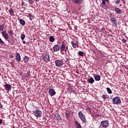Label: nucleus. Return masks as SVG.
<instances>
[{
  "label": "nucleus",
  "mask_w": 128,
  "mask_h": 128,
  "mask_svg": "<svg viewBox=\"0 0 128 128\" xmlns=\"http://www.w3.org/2000/svg\"><path fill=\"white\" fill-rule=\"evenodd\" d=\"M110 20L113 24H116V19L114 18V16L110 18Z\"/></svg>",
  "instance_id": "nucleus-16"
},
{
  "label": "nucleus",
  "mask_w": 128,
  "mask_h": 128,
  "mask_svg": "<svg viewBox=\"0 0 128 128\" xmlns=\"http://www.w3.org/2000/svg\"><path fill=\"white\" fill-rule=\"evenodd\" d=\"M100 8H104V10L106 8V4H100Z\"/></svg>",
  "instance_id": "nucleus-27"
},
{
  "label": "nucleus",
  "mask_w": 128,
  "mask_h": 128,
  "mask_svg": "<svg viewBox=\"0 0 128 128\" xmlns=\"http://www.w3.org/2000/svg\"><path fill=\"white\" fill-rule=\"evenodd\" d=\"M68 50V46H66V44L64 42H62L61 44V46L60 48V52H66Z\"/></svg>",
  "instance_id": "nucleus-1"
},
{
  "label": "nucleus",
  "mask_w": 128,
  "mask_h": 128,
  "mask_svg": "<svg viewBox=\"0 0 128 128\" xmlns=\"http://www.w3.org/2000/svg\"><path fill=\"white\" fill-rule=\"evenodd\" d=\"M56 118L58 120H62V117L58 114H55Z\"/></svg>",
  "instance_id": "nucleus-21"
},
{
  "label": "nucleus",
  "mask_w": 128,
  "mask_h": 128,
  "mask_svg": "<svg viewBox=\"0 0 128 128\" xmlns=\"http://www.w3.org/2000/svg\"><path fill=\"white\" fill-rule=\"evenodd\" d=\"M2 124V120L0 119V125Z\"/></svg>",
  "instance_id": "nucleus-41"
},
{
  "label": "nucleus",
  "mask_w": 128,
  "mask_h": 128,
  "mask_svg": "<svg viewBox=\"0 0 128 128\" xmlns=\"http://www.w3.org/2000/svg\"><path fill=\"white\" fill-rule=\"evenodd\" d=\"M64 65L63 60H55V66L58 68Z\"/></svg>",
  "instance_id": "nucleus-3"
},
{
  "label": "nucleus",
  "mask_w": 128,
  "mask_h": 128,
  "mask_svg": "<svg viewBox=\"0 0 128 128\" xmlns=\"http://www.w3.org/2000/svg\"><path fill=\"white\" fill-rule=\"evenodd\" d=\"M34 116L36 118H42V112L39 110H35L34 111Z\"/></svg>",
  "instance_id": "nucleus-4"
},
{
  "label": "nucleus",
  "mask_w": 128,
  "mask_h": 128,
  "mask_svg": "<svg viewBox=\"0 0 128 128\" xmlns=\"http://www.w3.org/2000/svg\"><path fill=\"white\" fill-rule=\"evenodd\" d=\"M114 10L117 14H120L122 12V10L120 8H114Z\"/></svg>",
  "instance_id": "nucleus-14"
},
{
  "label": "nucleus",
  "mask_w": 128,
  "mask_h": 128,
  "mask_svg": "<svg viewBox=\"0 0 128 128\" xmlns=\"http://www.w3.org/2000/svg\"><path fill=\"white\" fill-rule=\"evenodd\" d=\"M19 22H20V24H22V26H24V24H26V22L22 20V19H20L19 20Z\"/></svg>",
  "instance_id": "nucleus-20"
},
{
  "label": "nucleus",
  "mask_w": 128,
  "mask_h": 128,
  "mask_svg": "<svg viewBox=\"0 0 128 128\" xmlns=\"http://www.w3.org/2000/svg\"><path fill=\"white\" fill-rule=\"evenodd\" d=\"M75 126L76 128H82V126L78 122V121H75Z\"/></svg>",
  "instance_id": "nucleus-18"
},
{
  "label": "nucleus",
  "mask_w": 128,
  "mask_h": 128,
  "mask_svg": "<svg viewBox=\"0 0 128 128\" xmlns=\"http://www.w3.org/2000/svg\"><path fill=\"white\" fill-rule=\"evenodd\" d=\"M71 44H72V46L74 48H78V42L76 40H73L71 42Z\"/></svg>",
  "instance_id": "nucleus-6"
},
{
  "label": "nucleus",
  "mask_w": 128,
  "mask_h": 128,
  "mask_svg": "<svg viewBox=\"0 0 128 128\" xmlns=\"http://www.w3.org/2000/svg\"><path fill=\"white\" fill-rule=\"evenodd\" d=\"M78 115L79 118H80L81 120L83 122L86 123V118H84V114L82 111H80L78 113Z\"/></svg>",
  "instance_id": "nucleus-5"
},
{
  "label": "nucleus",
  "mask_w": 128,
  "mask_h": 128,
  "mask_svg": "<svg viewBox=\"0 0 128 128\" xmlns=\"http://www.w3.org/2000/svg\"><path fill=\"white\" fill-rule=\"evenodd\" d=\"M4 42L2 40V38H0V44H4Z\"/></svg>",
  "instance_id": "nucleus-33"
},
{
  "label": "nucleus",
  "mask_w": 128,
  "mask_h": 128,
  "mask_svg": "<svg viewBox=\"0 0 128 128\" xmlns=\"http://www.w3.org/2000/svg\"><path fill=\"white\" fill-rule=\"evenodd\" d=\"M66 62H68V60H70V58H66Z\"/></svg>",
  "instance_id": "nucleus-39"
},
{
  "label": "nucleus",
  "mask_w": 128,
  "mask_h": 128,
  "mask_svg": "<svg viewBox=\"0 0 128 128\" xmlns=\"http://www.w3.org/2000/svg\"><path fill=\"white\" fill-rule=\"evenodd\" d=\"M26 42L25 41H23V44H26Z\"/></svg>",
  "instance_id": "nucleus-43"
},
{
  "label": "nucleus",
  "mask_w": 128,
  "mask_h": 128,
  "mask_svg": "<svg viewBox=\"0 0 128 128\" xmlns=\"http://www.w3.org/2000/svg\"><path fill=\"white\" fill-rule=\"evenodd\" d=\"M20 38L22 40H24L26 38V35H24V34H22L20 35Z\"/></svg>",
  "instance_id": "nucleus-29"
},
{
  "label": "nucleus",
  "mask_w": 128,
  "mask_h": 128,
  "mask_svg": "<svg viewBox=\"0 0 128 128\" xmlns=\"http://www.w3.org/2000/svg\"><path fill=\"white\" fill-rule=\"evenodd\" d=\"M106 4V0H102V2L101 4Z\"/></svg>",
  "instance_id": "nucleus-35"
},
{
  "label": "nucleus",
  "mask_w": 128,
  "mask_h": 128,
  "mask_svg": "<svg viewBox=\"0 0 128 128\" xmlns=\"http://www.w3.org/2000/svg\"><path fill=\"white\" fill-rule=\"evenodd\" d=\"M10 58H14V56L10 55Z\"/></svg>",
  "instance_id": "nucleus-42"
},
{
  "label": "nucleus",
  "mask_w": 128,
  "mask_h": 128,
  "mask_svg": "<svg viewBox=\"0 0 128 128\" xmlns=\"http://www.w3.org/2000/svg\"><path fill=\"white\" fill-rule=\"evenodd\" d=\"M122 42H126V39H124V38H122Z\"/></svg>",
  "instance_id": "nucleus-37"
},
{
  "label": "nucleus",
  "mask_w": 128,
  "mask_h": 128,
  "mask_svg": "<svg viewBox=\"0 0 128 128\" xmlns=\"http://www.w3.org/2000/svg\"><path fill=\"white\" fill-rule=\"evenodd\" d=\"M49 40L51 42H54V38L53 36H50L49 38Z\"/></svg>",
  "instance_id": "nucleus-22"
},
{
  "label": "nucleus",
  "mask_w": 128,
  "mask_h": 128,
  "mask_svg": "<svg viewBox=\"0 0 128 128\" xmlns=\"http://www.w3.org/2000/svg\"><path fill=\"white\" fill-rule=\"evenodd\" d=\"M72 2L76 4H82L84 0H72Z\"/></svg>",
  "instance_id": "nucleus-13"
},
{
  "label": "nucleus",
  "mask_w": 128,
  "mask_h": 128,
  "mask_svg": "<svg viewBox=\"0 0 128 128\" xmlns=\"http://www.w3.org/2000/svg\"><path fill=\"white\" fill-rule=\"evenodd\" d=\"M71 92H74V91H70Z\"/></svg>",
  "instance_id": "nucleus-44"
},
{
  "label": "nucleus",
  "mask_w": 128,
  "mask_h": 128,
  "mask_svg": "<svg viewBox=\"0 0 128 128\" xmlns=\"http://www.w3.org/2000/svg\"><path fill=\"white\" fill-rule=\"evenodd\" d=\"M108 94H112V90L110 88H106Z\"/></svg>",
  "instance_id": "nucleus-24"
},
{
  "label": "nucleus",
  "mask_w": 128,
  "mask_h": 128,
  "mask_svg": "<svg viewBox=\"0 0 128 128\" xmlns=\"http://www.w3.org/2000/svg\"><path fill=\"white\" fill-rule=\"evenodd\" d=\"M43 58H44V62H50V56L48 54H45L43 56Z\"/></svg>",
  "instance_id": "nucleus-12"
},
{
  "label": "nucleus",
  "mask_w": 128,
  "mask_h": 128,
  "mask_svg": "<svg viewBox=\"0 0 128 128\" xmlns=\"http://www.w3.org/2000/svg\"><path fill=\"white\" fill-rule=\"evenodd\" d=\"M115 2L117 4H120V0H116Z\"/></svg>",
  "instance_id": "nucleus-36"
},
{
  "label": "nucleus",
  "mask_w": 128,
  "mask_h": 128,
  "mask_svg": "<svg viewBox=\"0 0 128 128\" xmlns=\"http://www.w3.org/2000/svg\"><path fill=\"white\" fill-rule=\"evenodd\" d=\"M108 124H110L108 120H104L101 122V126H103V128H108Z\"/></svg>",
  "instance_id": "nucleus-7"
},
{
  "label": "nucleus",
  "mask_w": 128,
  "mask_h": 128,
  "mask_svg": "<svg viewBox=\"0 0 128 128\" xmlns=\"http://www.w3.org/2000/svg\"><path fill=\"white\" fill-rule=\"evenodd\" d=\"M22 7L24 8H26V6H28V4H26L24 2H22Z\"/></svg>",
  "instance_id": "nucleus-25"
},
{
  "label": "nucleus",
  "mask_w": 128,
  "mask_h": 128,
  "mask_svg": "<svg viewBox=\"0 0 128 128\" xmlns=\"http://www.w3.org/2000/svg\"><path fill=\"white\" fill-rule=\"evenodd\" d=\"M9 32L10 36H12V34H14V32L12 31V30H10Z\"/></svg>",
  "instance_id": "nucleus-34"
},
{
  "label": "nucleus",
  "mask_w": 128,
  "mask_h": 128,
  "mask_svg": "<svg viewBox=\"0 0 128 128\" xmlns=\"http://www.w3.org/2000/svg\"><path fill=\"white\" fill-rule=\"evenodd\" d=\"M48 92L49 94L51 96H54L56 94V91H54V90L52 88H49Z\"/></svg>",
  "instance_id": "nucleus-9"
},
{
  "label": "nucleus",
  "mask_w": 128,
  "mask_h": 128,
  "mask_svg": "<svg viewBox=\"0 0 128 128\" xmlns=\"http://www.w3.org/2000/svg\"><path fill=\"white\" fill-rule=\"evenodd\" d=\"M102 98H104V100H106L107 98H108V96L104 94L102 95Z\"/></svg>",
  "instance_id": "nucleus-30"
},
{
  "label": "nucleus",
  "mask_w": 128,
  "mask_h": 128,
  "mask_svg": "<svg viewBox=\"0 0 128 128\" xmlns=\"http://www.w3.org/2000/svg\"><path fill=\"white\" fill-rule=\"evenodd\" d=\"M94 78L96 82H98L100 80V75H96Z\"/></svg>",
  "instance_id": "nucleus-17"
},
{
  "label": "nucleus",
  "mask_w": 128,
  "mask_h": 128,
  "mask_svg": "<svg viewBox=\"0 0 128 128\" xmlns=\"http://www.w3.org/2000/svg\"><path fill=\"white\" fill-rule=\"evenodd\" d=\"M1 34H2V36L6 40H8V33H6V31H3Z\"/></svg>",
  "instance_id": "nucleus-8"
},
{
  "label": "nucleus",
  "mask_w": 128,
  "mask_h": 128,
  "mask_svg": "<svg viewBox=\"0 0 128 128\" xmlns=\"http://www.w3.org/2000/svg\"><path fill=\"white\" fill-rule=\"evenodd\" d=\"M16 60H17V62H20V60H21L20 54L19 53L16 54Z\"/></svg>",
  "instance_id": "nucleus-15"
},
{
  "label": "nucleus",
  "mask_w": 128,
  "mask_h": 128,
  "mask_svg": "<svg viewBox=\"0 0 128 128\" xmlns=\"http://www.w3.org/2000/svg\"><path fill=\"white\" fill-rule=\"evenodd\" d=\"M29 18H30V20H32V18H34V16H32V14H30L29 15Z\"/></svg>",
  "instance_id": "nucleus-32"
},
{
  "label": "nucleus",
  "mask_w": 128,
  "mask_h": 128,
  "mask_svg": "<svg viewBox=\"0 0 128 128\" xmlns=\"http://www.w3.org/2000/svg\"><path fill=\"white\" fill-rule=\"evenodd\" d=\"M0 108H2V103L0 102Z\"/></svg>",
  "instance_id": "nucleus-40"
},
{
  "label": "nucleus",
  "mask_w": 128,
  "mask_h": 128,
  "mask_svg": "<svg viewBox=\"0 0 128 128\" xmlns=\"http://www.w3.org/2000/svg\"><path fill=\"white\" fill-rule=\"evenodd\" d=\"M60 45L58 44H55L54 46H53V48H52V50L54 52H58V50H60Z\"/></svg>",
  "instance_id": "nucleus-11"
},
{
  "label": "nucleus",
  "mask_w": 128,
  "mask_h": 128,
  "mask_svg": "<svg viewBox=\"0 0 128 128\" xmlns=\"http://www.w3.org/2000/svg\"><path fill=\"white\" fill-rule=\"evenodd\" d=\"M88 82H89L90 84H94V78L91 77L90 78H89L88 80Z\"/></svg>",
  "instance_id": "nucleus-19"
},
{
  "label": "nucleus",
  "mask_w": 128,
  "mask_h": 128,
  "mask_svg": "<svg viewBox=\"0 0 128 128\" xmlns=\"http://www.w3.org/2000/svg\"><path fill=\"white\" fill-rule=\"evenodd\" d=\"M113 104H122V100L118 96H116L112 99Z\"/></svg>",
  "instance_id": "nucleus-2"
},
{
  "label": "nucleus",
  "mask_w": 128,
  "mask_h": 128,
  "mask_svg": "<svg viewBox=\"0 0 128 128\" xmlns=\"http://www.w3.org/2000/svg\"><path fill=\"white\" fill-rule=\"evenodd\" d=\"M9 12L11 16H14V10H12V8L9 10Z\"/></svg>",
  "instance_id": "nucleus-28"
},
{
  "label": "nucleus",
  "mask_w": 128,
  "mask_h": 128,
  "mask_svg": "<svg viewBox=\"0 0 128 128\" xmlns=\"http://www.w3.org/2000/svg\"><path fill=\"white\" fill-rule=\"evenodd\" d=\"M30 60V58L28 57L27 56H25L24 58V60L25 62H28V60Z\"/></svg>",
  "instance_id": "nucleus-31"
},
{
  "label": "nucleus",
  "mask_w": 128,
  "mask_h": 128,
  "mask_svg": "<svg viewBox=\"0 0 128 128\" xmlns=\"http://www.w3.org/2000/svg\"><path fill=\"white\" fill-rule=\"evenodd\" d=\"M4 24L0 25V32H4Z\"/></svg>",
  "instance_id": "nucleus-23"
},
{
  "label": "nucleus",
  "mask_w": 128,
  "mask_h": 128,
  "mask_svg": "<svg viewBox=\"0 0 128 128\" xmlns=\"http://www.w3.org/2000/svg\"><path fill=\"white\" fill-rule=\"evenodd\" d=\"M78 56H84V52L82 51H79L78 52Z\"/></svg>",
  "instance_id": "nucleus-26"
},
{
  "label": "nucleus",
  "mask_w": 128,
  "mask_h": 128,
  "mask_svg": "<svg viewBox=\"0 0 128 128\" xmlns=\"http://www.w3.org/2000/svg\"><path fill=\"white\" fill-rule=\"evenodd\" d=\"M28 0V2H29V4H32V2H32V0Z\"/></svg>",
  "instance_id": "nucleus-38"
},
{
  "label": "nucleus",
  "mask_w": 128,
  "mask_h": 128,
  "mask_svg": "<svg viewBox=\"0 0 128 128\" xmlns=\"http://www.w3.org/2000/svg\"><path fill=\"white\" fill-rule=\"evenodd\" d=\"M4 88H5V90H8V92H10V90H12V85H10L9 84H5L4 86Z\"/></svg>",
  "instance_id": "nucleus-10"
}]
</instances>
